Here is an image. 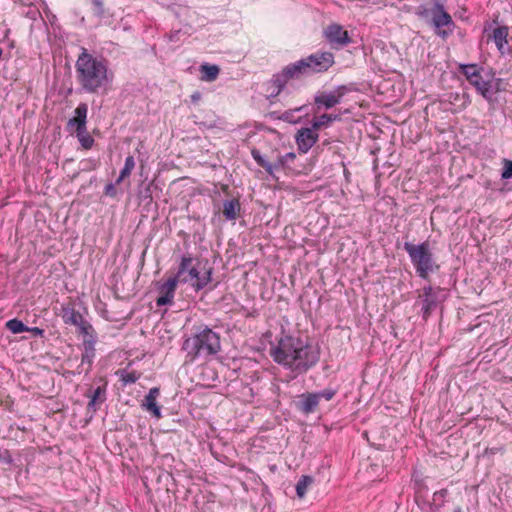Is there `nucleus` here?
Returning <instances> with one entry per match:
<instances>
[{
  "mask_svg": "<svg viewBox=\"0 0 512 512\" xmlns=\"http://www.w3.org/2000/svg\"><path fill=\"white\" fill-rule=\"evenodd\" d=\"M273 360L297 374H304L320 359V348L300 337L284 336L271 348Z\"/></svg>",
  "mask_w": 512,
  "mask_h": 512,
  "instance_id": "f257e3e1",
  "label": "nucleus"
},
{
  "mask_svg": "<svg viewBox=\"0 0 512 512\" xmlns=\"http://www.w3.org/2000/svg\"><path fill=\"white\" fill-rule=\"evenodd\" d=\"M76 81L80 90L88 94H105L110 89L114 74L109 69L108 61L81 49L75 62Z\"/></svg>",
  "mask_w": 512,
  "mask_h": 512,
  "instance_id": "f03ea898",
  "label": "nucleus"
},
{
  "mask_svg": "<svg viewBox=\"0 0 512 512\" xmlns=\"http://www.w3.org/2000/svg\"><path fill=\"white\" fill-rule=\"evenodd\" d=\"M182 349L190 362L198 358L206 359L221 350L220 335L207 325L194 326L191 335L184 340Z\"/></svg>",
  "mask_w": 512,
  "mask_h": 512,
  "instance_id": "7ed1b4c3",
  "label": "nucleus"
},
{
  "mask_svg": "<svg viewBox=\"0 0 512 512\" xmlns=\"http://www.w3.org/2000/svg\"><path fill=\"white\" fill-rule=\"evenodd\" d=\"M403 249L407 252L417 276L421 279L429 280L430 274L440 270L428 240L419 244L405 242Z\"/></svg>",
  "mask_w": 512,
  "mask_h": 512,
  "instance_id": "20e7f679",
  "label": "nucleus"
},
{
  "mask_svg": "<svg viewBox=\"0 0 512 512\" xmlns=\"http://www.w3.org/2000/svg\"><path fill=\"white\" fill-rule=\"evenodd\" d=\"M334 55L331 52H315L291 63L300 80L314 74L328 71L334 64Z\"/></svg>",
  "mask_w": 512,
  "mask_h": 512,
  "instance_id": "39448f33",
  "label": "nucleus"
},
{
  "mask_svg": "<svg viewBox=\"0 0 512 512\" xmlns=\"http://www.w3.org/2000/svg\"><path fill=\"white\" fill-rule=\"evenodd\" d=\"M502 80L495 77L492 69H483L476 79H473L470 84L475 87L476 91L488 102H492L494 95L500 89Z\"/></svg>",
  "mask_w": 512,
  "mask_h": 512,
  "instance_id": "423d86ee",
  "label": "nucleus"
},
{
  "mask_svg": "<svg viewBox=\"0 0 512 512\" xmlns=\"http://www.w3.org/2000/svg\"><path fill=\"white\" fill-rule=\"evenodd\" d=\"M432 12V25L437 29V35L445 39L453 33L455 24L452 17L446 12L440 0H433Z\"/></svg>",
  "mask_w": 512,
  "mask_h": 512,
  "instance_id": "0eeeda50",
  "label": "nucleus"
},
{
  "mask_svg": "<svg viewBox=\"0 0 512 512\" xmlns=\"http://www.w3.org/2000/svg\"><path fill=\"white\" fill-rule=\"evenodd\" d=\"M442 292H444V289L441 287H433L432 285H425L422 288V294L419 295V298L422 302L421 314L424 320H427L438 304L442 302Z\"/></svg>",
  "mask_w": 512,
  "mask_h": 512,
  "instance_id": "6e6552de",
  "label": "nucleus"
},
{
  "mask_svg": "<svg viewBox=\"0 0 512 512\" xmlns=\"http://www.w3.org/2000/svg\"><path fill=\"white\" fill-rule=\"evenodd\" d=\"M352 91V88L347 85H339L333 91L320 92L315 95L314 103L318 109H330L341 102V99Z\"/></svg>",
  "mask_w": 512,
  "mask_h": 512,
  "instance_id": "1a4fd4ad",
  "label": "nucleus"
},
{
  "mask_svg": "<svg viewBox=\"0 0 512 512\" xmlns=\"http://www.w3.org/2000/svg\"><path fill=\"white\" fill-rule=\"evenodd\" d=\"M324 35L327 41L335 47H344L351 42L348 32L339 24H330L324 30Z\"/></svg>",
  "mask_w": 512,
  "mask_h": 512,
  "instance_id": "9d476101",
  "label": "nucleus"
},
{
  "mask_svg": "<svg viewBox=\"0 0 512 512\" xmlns=\"http://www.w3.org/2000/svg\"><path fill=\"white\" fill-rule=\"evenodd\" d=\"M179 282L180 280L174 275L160 285V296L156 299L157 306L162 307L173 303L175 291Z\"/></svg>",
  "mask_w": 512,
  "mask_h": 512,
  "instance_id": "9b49d317",
  "label": "nucleus"
},
{
  "mask_svg": "<svg viewBox=\"0 0 512 512\" xmlns=\"http://www.w3.org/2000/svg\"><path fill=\"white\" fill-rule=\"evenodd\" d=\"M315 131L316 130L312 129V127H304L298 130L295 136V141L299 152L307 153L318 141L319 136Z\"/></svg>",
  "mask_w": 512,
  "mask_h": 512,
  "instance_id": "f8f14e48",
  "label": "nucleus"
},
{
  "mask_svg": "<svg viewBox=\"0 0 512 512\" xmlns=\"http://www.w3.org/2000/svg\"><path fill=\"white\" fill-rule=\"evenodd\" d=\"M319 399L314 392H306L298 396L295 407L304 415L315 413L319 407Z\"/></svg>",
  "mask_w": 512,
  "mask_h": 512,
  "instance_id": "ddd939ff",
  "label": "nucleus"
},
{
  "mask_svg": "<svg viewBox=\"0 0 512 512\" xmlns=\"http://www.w3.org/2000/svg\"><path fill=\"white\" fill-rule=\"evenodd\" d=\"M88 106L86 103H80L74 110L75 116L67 122V127H75L76 132H85L87 123Z\"/></svg>",
  "mask_w": 512,
  "mask_h": 512,
  "instance_id": "4468645a",
  "label": "nucleus"
},
{
  "mask_svg": "<svg viewBox=\"0 0 512 512\" xmlns=\"http://www.w3.org/2000/svg\"><path fill=\"white\" fill-rule=\"evenodd\" d=\"M96 339H93L91 336L90 338H84L83 339V353L81 355V365L88 364V369L86 370V373H88L91 369V366L93 364L96 350H95V344Z\"/></svg>",
  "mask_w": 512,
  "mask_h": 512,
  "instance_id": "2eb2a0df",
  "label": "nucleus"
},
{
  "mask_svg": "<svg viewBox=\"0 0 512 512\" xmlns=\"http://www.w3.org/2000/svg\"><path fill=\"white\" fill-rule=\"evenodd\" d=\"M160 394V389L158 387H153L149 390L148 394L144 398L143 407L151 414L156 417H161V409L160 406L157 405L156 399Z\"/></svg>",
  "mask_w": 512,
  "mask_h": 512,
  "instance_id": "dca6fc26",
  "label": "nucleus"
},
{
  "mask_svg": "<svg viewBox=\"0 0 512 512\" xmlns=\"http://www.w3.org/2000/svg\"><path fill=\"white\" fill-rule=\"evenodd\" d=\"M508 35L509 29L507 26H498L496 27L492 34L488 36V39H492L500 52V54H505V45L508 44Z\"/></svg>",
  "mask_w": 512,
  "mask_h": 512,
  "instance_id": "f3484780",
  "label": "nucleus"
},
{
  "mask_svg": "<svg viewBox=\"0 0 512 512\" xmlns=\"http://www.w3.org/2000/svg\"><path fill=\"white\" fill-rule=\"evenodd\" d=\"M241 210L240 201L237 198L223 201V216L226 220H235Z\"/></svg>",
  "mask_w": 512,
  "mask_h": 512,
  "instance_id": "a211bd4d",
  "label": "nucleus"
},
{
  "mask_svg": "<svg viewBox=\"0 0 512 512\" xmlns=\"http://www.w3.org/2000/svg\"><path fill=\"white\" fill-rule=\"evenodd\" d=\"M295 159L296 154L294 152H288L285 155L278 156L277 160L272 163V176H274L275 171L290 169V163Z\"/></svg>",
  "mask_w": 512,
  "mask_h": 512,
  "instance_id": "6ab92c4d",
  "label": "nucleus"
},
{
  "mask_svg": "<svg viewBox=\"0 0 512 512\" xmlns=\"http://www.w3.org/2000/svg\"><path fill=\"white\" fill-rule=\"evenodd\" d=\"M193 258L190 255H184L181 257L178 270L175 276L180 280L181 283H188V277H184L186 273L189 272V269L193 267L192 265Z\"/></svg>",
  "mask_w": 512,
  "mask_h": 512,
  "instance_id": "aec40b11",
  "label": "nucleus"
},
{
  "mask_svg": "<svg viewBox=\"0 0 512 512\" xmlns=\"http://www.w3.org/2000/svg\"><path fill=\"white\" fill-rule=\"evenodd\" d=\"M62 319L65 324L74 325L81 323L83 316L80 312L75 310L73 307L66 306L62 308Z\"/></svg>",
  "mask_w": 512,
  "mask_h": 512,
  "instance_id": "412c9836",
  "label": "nucleus"
},
{
  "mask_svg": "<svg viewBox=\"0 0 512 512\" xmlns=\"http://www.w3.org/2000/svg\"><path fill=\"white\" fill-rule=\"evenodd\" d=\"M275 75L278 77V82L280 85L284 84L286 86L290 81L300 80L291 63L284 66L282 70L278 73H275Z\"/></svg>",
  "mask_w": 512,
  "mask_h": 512,
  "instance_id": "4be33fe9",
  "label": "nucleus"
},
{
  "mask_svg": "<svg viewBox=\"0 0 512 512\" xmlns=\"http://www.w3.org/2000/svg\"><path fill=\"white\" fill-rule=\"evenodd\" d=\"M263 86L267 93V97H269V98L277 97L286 87L284 84H281V85L279 84L278 77L275 74L272 76V78L269 81L264 83Z\"/></svg>",
  "mask_w": 512,
  "mask_h": 512,
  "instance_id": "5701e85b",
  "label": "nucleus"
},
{
  "mask_svg": "<svg viewBox=\"0 0 512 512\" xmlns=\"http://www.w3.org/2000/svg\"><path fill=\"white\" fill-rule=\"evenodd\" d=\"M105 392H106V387L104 385V386H98L91 393H89L87 395L90 398V401L88 403V409H92L93 411H96L97 401L103 402L106 399Z\"/></svg>",
  "mask_w": 512,
  "mask_h": 512,
  "instance_id": "b1692460",
  "label": "nucleus"
},
{
  "mask_svg": "<svg viewBox=\"0 0 512 512\" xmlns=\"http://www.w3.org/2000/svg\"><path fill=\"white\" fill-rule=\"evenodd\" d=\"M483 67H479L477 64H462L460 65L461 73L466 77L470 83L473 79L479 77Z\"/></svg>",
  "mask_w": 512,
  "mask_h": 512,
  "instance_id": "393cba45",
  "label": "nucleus"
},
{
  "mask_svg": "<svg viewBox=\"0 0 512 512\" xmlns=\"http://www.w3.org/2000/svg\"><path fill=\"white\" fill-rule=\"evenodd\" d=\"M341 117L338 114H322L318 119L312 121V129L319 130L323 126H329L334 121H340Z\"/></svg>",
  "mask_w": 512,
  "mask_h": 512,
  "instance_id": "a878e982",
  "label": "nucleus"
},
{
  "mask_svg": "<svg viewBox=\"0 0 512 512\" xmlns=\"http://www.w3.org/2000/svg\"><path fill=\"white\" fill-rule=\"evenodd\" d=\"M116 374L120 377V381L123 386H127L130 384H134L141 377V373L137 371H127L126 369H120L116 372Z\"/></svg>",
  "mask_w": 512,
  "mask_h": 512,
  "instance_id": "bb28decb",
  "label": "nucleus"
},
{
  "mask_svg": "<svg viewBox=\"0 0 512 512\" xmlns=\"http://www.w3.org/2000/svg\"><path fill=\"white\" fill-rule=\"evenodd\" d=\"M212 270L213 269L211 267H209L208 269H206L204 271V273L202 275L201 274L198 275V278L192 284V287L194 288L195 291L198 292V291L204 289L211 282Z\"/></svg>",
  "mask_w": 512,
  "mask_h": 512,
  "instance_id": "cd10ccee",
  "label": "nucleus"
},
{
  "mask_svg": "<svg viewBox=\"0 0 512 512\" xmlns=\"http://www.w3.org/2000/svg\"><path fill=\"white\" fill-rule=\"evenodd\" d=\"M314 482L313 477L309 475H302L296 484V494L299 498L306 495L307 488Z\"/></svg>",
  "mask_w": 512,
  "mask_h": 512,
  "instance_id": "c85d7f7f",
  "label": "nucleus"
},
{
  "mask_svg": "<svg viewBox=\"0 0 512 512\" xmlns=\"http://www.w3.org/2000/svg\"><path fill=\"white\" fill-rule=\"evenodd\" d=\"M251 156L256 163L272 176V163L267 161L256 148L251 150Z\"/></svg>",
  "mask_w": 512,
  "mask_h": 512,
  "instance_id": "c756f323",
  "label": "nucleus"
},
{
  "mask_svg": "<svg viewBox=\"0 0 512 512\" xmlns=\"http://www.w3.org/2000/svg\"><path fill=\"white\" fill-rule=\"evenodd\" d=\"M201 72L203 73V80L213 81L217 78L220 69L217 65L203 64L201 66Z\"/></svg>",
  "mask_w": 512,
  "mask_h": 512,
  "instance_id": "7c9ffc66",
  "label": "nucleus"
},
{
  "mask_svg": "<svg viewBox=\"0 0 512 512\" xmlns=\"http://www.w3.org/2000/svg\"><path fill=\"white\" fill-rule=\"evenodd\" d=\"M6 327L13 334H19L28 331V326H26L21 320L17 318L7 321Z\"/></svg>",
  "mask_w": 512,
  "mask_h": 512,
  "instance_id": "2f4dec72",
  "label": "nucleus"
},
{
  "mask_svg": "<svg viewBox=\"0 0 512 512\" xmlns=\"http://www.w3.org/2000/svg\"><path fill=\"white\" fill-rule=\"evenodd\" d=\"M76 326L78 327L79 332L84 336V338H90L92 336L93 339L97 340L95 330L87 320L83 318L81 320V323L77 324Z\"/></svg>",
  "mask_w": 512,
  "mask_h": 512,
  "instance_id": "473e14b6",
  "label": "nucleus"
},
{
  "mask_svg": "<svg viewBox=\"0 0 512 512\" xmlns=\"http://www.w3.org/2000/svg\"><path fill=\"white\" fill-rule=\"evenodd\" d=\"M76 136L84 149H90L93 146L94 138L88 134L87 128L83 133L76 132Z\"/></svg>",
  "mask_w": 512,
  "mask_h": 512,
  "instance_id": "72a5a7b5",
  "label": "nucleus"
},
{
  "mask_svg": "<svg viewBox=\"0 0 512 512\" xmlns=\"http://www.w3.org/2000/svg\"><path fill=\"white\" fill-rule=\"evenodd\" d=\"M449 101L452 104H456L458 101H461L459 104V107L465 108L469 103V96L465 93L459 94V93H450L449 94Z\"/></svg>",
  "mask_w": 512,
  "mask_h": 512,
  "instance_id": "f704fd0d",
  "label": "nucleus"
},
{
  "mask_svg": "<svg viewBox=\"0 0 512 512\" xmlns=\"http://www.w3.org/2000/svg\"><path fill=\"white\" fill-rule=\"evenodd\" d=\"M92 4V11L94 16H96L99 19H102L105 17V8H104V2L102 0H91Z\"/></svg>",
  "mask_w": 512,
  "mask_h": 512,
  "instance_id": "c9c22d12",
  "label": "nucleus"
},
{
  "mask_svg": "<svg viewBox=\"0 0 512 512\" xmlns=\"http://www.w3.org/2000/svg\"><path fill=\"white\" fill-rule=\"evenodd\" d=\"M134 167H135L134 157L131 155L127 156L125 159L124 167L120 171V173L122 174V177L130 176Z\"/></svg>",
  "mask_w": 512,
  "mask_h": 512,
  "instance_id": "e433bc0d",
  "label": "nucleus"
},
{
  "mask_svg": "<svg viewBox=\"0 0 512 512\" xmlns=\"http://www.w3.org/2000/svg\"><path fill=\"white\" fill-rule=\"evenodd\" d=\"M317 395L319 401L321 399H325L326 401H330L336 395L337 390L335 388L327 387L321 391L314 392Z\"/></svg>",
  "mask_w": 512,
  "mask_h": 512,
  "instance_id": "4c0bfd02",
  "label": "nucleus"
},
{
  "mask_svg": "<svg viewBox=\"0 0 512 512\" xmlns=\"http://www.w3.org/2000/svg\"><path fill=\"white\" fill-rule=\"evenodd\" d=\"M512 178V160L504 159L501 171V179L507 180Z\"/></svg>",
  "mask_w": 512,
  "mask_h": 512,
  "instance_id": "58836bf2",
  "label": "nucleus"
},
{
  "mask_svg": "<svg viewBox=\"0 0 512 512\" xmlns=\"http://www.w3.org/2000/svg\"><path fill=\"white\" fill-rule=\"evenodd\" d=\"M13 462H14V460H13L12 455L9 452V450L5 449L3 451H0V463L12 465Z\"/></svg>",
  "mask_w": 512,
  "mask_h": 512,
  "instance_id": "ea45409f",
  "label": "nucleus"
},
{
  "mask_svg": "<svg viewBox=\"0 0 512 512\" xmlns=\"http://www.w3.org/2000/svg\"><path fill=\"white\" fill-rule=\"evenodd\" d=\"M416 14L423 19H428L430 16L432 17L431 9H429L425 5H419L417 7Z\"/></svg>",
  "mask_w": 512,
  "mask_h": 512,
  "instance_id": "a19ab883",
  "label": "nucleus"
},
{
  "mask_svg": "<svg viewBox=\"0 0 512 512\" xmlns=\"http://www.w3.org/2000/svg\"><path fill=\"white\" fill-rule=\"evenodd\" d=\"M104 194L108 197L115 198L117 195L116 185L114 183H108L105 185Z\"/></svg>",
  "mask_w": 512,
  "mask_h": 512,
  "instance_id": "79ce46f5",
  "label": "nucleus"
},
{
  "mask_svg": "<svg viewBox=\"0 0 512 512\" xmlns=\"http://www.w3.org/2000/svg\"><path fill=\"white\" fill-rule=\"evenodd\" d=\"M139 196L141 199L152 200L151 183L147 184V186L139 192Z\"/></svg>",
  "mask_w": 512,
  "mask_h": 512,
  "instance_id": "37998d69",
  "label": "nucleus"
},
{
  "mask_svg": "<svg viewBox=\"0 0 512 512\" xmlns=\"http://www.w3.org/2000/svg\"><path fill=\"white\" fill-rule=\"evenodd\" d=\"M188 275L186 277H188L189 281L193 280V279H197L198 278V275L200 274V271L196 268V267H191L189 269V272L187 273Z\"/></svg>",
  "mask_w": 512,
  "mask_h": 512,
  "instance_id": "c03bdc74",
  "label": "nucleus"
},
{
  "mask_svg": "<svg viewBox=\"0 0 512 512\" xmlns=\"http://www.w3.org/2000/svg\"><path fill=\"white\" fill-rule=\"evenodd\" d=\"M27 332H31L34 336H39V337L44 336V330L39 327H28Z\"/></svg>",
  "mask_w": 512,
  "mask_h": 512,
  "instance_id": "a18cd8bd",
  "label": "nucleus"
},
{
  "mask_svg": "<svg viewBox=\"0 0 512 512\" xmlns=\"http://www.w3.org/2000/svg\"><path fill=\"white\" fill-rule=\"evenodd\" d=\"M200 98H201V94H200V92H198V91L194 92V93L191 95V100H192V102H194V103L198 102V101L200 100Z\"/></svg>",
  "mask_w": 512,
  "mask_h": 512,
  "instance_id": "49530a36",
  "label": "nucleus"
},
{
  "mask_svg": "<svg viewBox=\"0 0 512 512\" xmlns=\"http://www.w3.org/2000/svg\"><path fill=\"white\" fill-rule=\"evenodd\" d=\"M292 114H293V112H292V111H286V112L282 115L281 119H283V120H285V121H289V122H290V121H291L290 117L292 116Z\"/></svg>",
  "mask_w": 512,
  "mask_h": 512,
  "instance_id": "de8ad7c7",
  "label": "nucleus"
},
{
  "mask_svg": "<svg viewBox=\"0 0 512 512\" xmlns=\"http://www.w3.org/2000/svg\"><path fill=\"white\" fill-rule=\"evenodd\" d=\"M125 178L126 177H122V174L120 173L114 184L119 185Z\"/></svg>",
  "mask_w": 512,
  "mask_h": 512,
  "instance_id": "09e8293b",
  "label": "nucleus"
},
{
  "mask_svg": "<svg viewBox=\"0 0 512 512\" xmlns=\"http://www.w3.org/2000/svg\"><path fill=\"white\" fill-rule=\"evenodd\" d=\"M454 512H462V510L460 507H458L457 509L454 510Z\"/></svg>",
  "mask_w": 512,
  "mask_h": 512,
  "instance_id": "8fccbe9b",
  "label": "nucleus"
}]
</instances>
